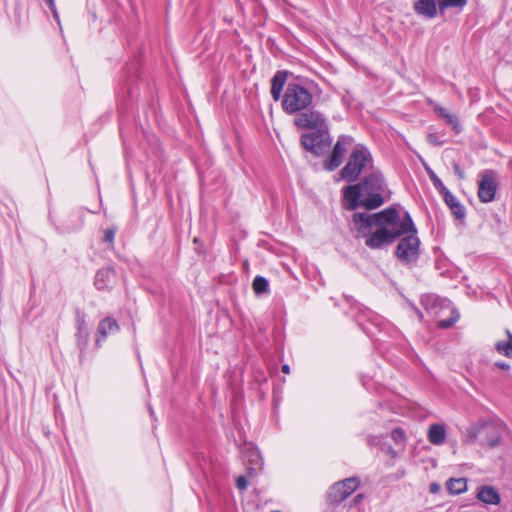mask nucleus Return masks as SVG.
<instances>
[{
    "mask_svg": "<svg viewBox=\"0 0 512 512\" xmlns=\"http://www.w3.org/2000/svg\"><path fill=\"white\" fill-rule=\"evenodd\" d=\"M362 497H363V496H362V494H358V495H356V496L354 497L353 501H354L355 503H358V502L362 499Z\"/></svg>",
    "mask_w": 512,
    "mask_h": 512,
    "instance_id": "nucleus-37",
    "label": "nucleus"
},
{
    "mask_svg": "<svg viewBox=\"0 0 512 512\" xmlns=\"http://www.w3.org/2000/svg\"><path fill=\"white\" fill-rule=\"evenodd\" d=\"M116 232H117L116 227L107 228L104 231L103 241L108 243L110 247H113Z\"/></svg>",
    "mask_w": 512,
    "mask_h": 512,
    "instance_id": "nucleus-28",
    "label": "nucleus"
},
{
    "mask_svg": "<svg viewBox=\"0 0 512 512\" xmlns=\"http://www.w3.org/2000/svg\"><path fill=\"white\" fill-rule=\"evenodd\" d=\"M435 112L438 113L439 117L444 119L447 124L451 125L453 130L456 133H459L461 131V126L458 120V117L454 114H451L447 109L443 107L436 106L434 108Z\"/></svg>",
    "mask_w": 512,
    "mask_h": 512,
    "instance_id": "nucleus-20",
    "label": "nucleus"
},
{
    "mask_svg": "<svg viewBox=\"0 0 512 512\" xmlns=\"http://www.w3.org/2000/svg\"><path fill=\"white\" fill-rule=\"evenodd\" d=\"M447 490L451 494H461L467 490V482L465 478H451L446 483Z\"/></svg>",
    "mask_w": 512,
    "mask_h": 512,
    "instance_id": "nucleus-21",
    "label": "nucleus"
},
{
    "mask_svg": "<svg viewBox=\"0 0 512 512\" xmlns=\"http://www.w3.org/2000/svg\"><path fill=\"white\" fill-rule=\"evenodd\" d=\"M287 80L286 71H277L271 79V96L274 101H278L281 98L283 87Z\"/></svg>",
    "mask_w": 512,
    "mask_h": 512,
    "instance_id": "nucleus-17",
    "label": "nucleus"
},
{
    "mask_svg": "<svg viewBox=\"0 0 512 512\" xmlns=\"http://www.w3.org/2000/svg\"><path fill=\"white\" fill-rule=\"evenodd\" d=\"M437 6V0H417L414 10L418 15L431 19L437 15Z\"/></svg>",
    "mask_w": 512,
    "mask_h": 512,
    "instance_id": "nucleus-15",
    "label": "nucleus"
},
{
    "mask_svg": "<svg viewBox=\"0 0 512 512\" xmlns=\"http://www.w3.org/2000/svg\"><path fill=\"white\" fill-rule=\"evenodd\" d=\"M458 319L459 313L453 309L449 318L438 321V327L441 329H448L452 327L458 321Z\"/></svg>",
    "mask_w": 512,
    "mask_h": 512,
    "instance_id": "nucleus-27",
    "label": "nucleus"
},
{
    "mask_svg": "<svg viewBox=\"0 0 512 512\" xmlns=\"http://www.w3.org/2000/svg\"><path fill=\"white\" fill-rule=\"evenodd\" d=\"M497 190V172L491 169L484 170L480 174L478 183V198L482 203L494 200Z\"/></svg>",
    "mask_w": 512,
    "mask_h": 512,
    "instance_id": "nucleus-9",
    "label": "nucleus"
},
{
    "mask_svg": "<svg viewBox=\"0 0 512 512\" xmlns=\"http://www.w3.org/2000/svg\"><path fill=\"white\" fill-rule=\"evenodd\" d=\"M415 310L417 311L418 315L422 318L421 312H419L417 309H415Z\"/></svg>",
    "mask_w": 512,
    "mask_h": 512,
    "instance_id": "nucleus-39",
    "label": "nucleus"
},
{
    "mask_svg": "<svg viewBox=\"0 0 512 512\" xmlns=\"http://www.w3.org/2000/svg\"><path fill=\"white\" fill-rule=\"evenodd\" d=\"M401 220L395 207H388L374 214L356 212L352 216L353 229L357 233L356 238L368 236L374 227L398 228Z\"/></svg>",
    "mask_w": 512,
    "mask_h": 512,
    "instance_id": "nucleus-3",
    "label": "nucleus"
},
{
    "mask_svg": "<svg viewBox=\"0 0 512 512\" xmlns=\"http://www.w3.org/2000/svg\"><path fill=\"white\" fill-rule=\"evenodd\" d=\"M312 102L313 95L306 87L298 83H288L281 105L286 114L295 115L311 107Z\"/></svg>",
    "mask_w": 512,
    "mask_h": 512,
    "instance_id": "nucleus-5",
    "label": "nucleus"
},
{
    "mask_svg": "<svg viewBox=\"0 0 512 512\" xmlns=\"http://www.w3.org/2000/svg\"><path fill=\"white\" fill-rule=\"evenodd\" d=\"M495 366L502 370H509L510 365L504 361H499L495 363Z\"/></svg>",
    "mask_w": 512,
    "mask_h": 512,
    "instance_id": "nucleus-35",
    "label": "nucleus"
},
{
    "mask_svg": "<svg viewBox=\"0 0 512 512\" xmlns=\"http://www.w3.org/2000/svg\"><path fill=\"white\" fill-rule=\"evenodd\" d=\"M391 438L397 443H403L405 441V433L401 428H395L391 431Z\"/></svg>",
    "mask_w": 512,
    "mask_h": 512,
    "instance_id": "nucleus-29",
    "label": "nucleus"
},
{
    "mask_svg": "<svg viewBox=\"0 0 512 512\" xmlns=\"http://www.w3.org/2000/svg\"><path fill=\"white\" fill-rule=\"evenodd\" d=\"M477 498L485 504L496 505L500 502V495L491 486H481L477 492Z\"/></svg>",
    "mask_w": 512,
    "mask_h": 512,
    "instance_id": "nucleus-19",
    "label": "nucleus"
},
{
    "mask_svg": "<svg viewBox=\"0 0 512 512\" xmlns=\"http://www.w3.org/2000/svg\"><path fill=\"white\" fill-rule=\"evenodd\" d=\"M386 182L379 170L366 175L359 183L343 189V206L346 210L354 211L358 207L372 210L384 203L382 196Z\"/></svg>",
    "mask_w": 512,
    "mask_h": 512,
    "instance_id": "nucleus-2",
    "label": "nucleus"
},
{
    "mask_svg": "<svg viewBox=\"0 0 512 512\" xmlns=\"http://www.w3.org/2000/svg\"><path fill=\"white\" fill-rule=\"evenodd\" d=\"M249 462L252 465L251 467L248 468L249 474H252V472H256V470L262 468L263 461L258 449H251L249 453Z\"/></svg>",
    "mask_w": 512,
    "mask_h": 512,
    "instance_id": "nucleus-22",
    "label": "nucleus"
},
{
    "mask_svg": "<svg viewBox=\"0 0 512 512\" xmlns=\"http://www.w3.org/2000/svg\"><path fill=\"white\" fill-rule=\"evenodd\" d=\"M442 197L447 204V206L450 208L452 214L457 219H462L465 217V208L464 206L458 201V199L447 189L442 194Z\"/></svg>",
    "mask_w": 512,
    "mask_h": 512,
    "instance_id": "nucleus-16",
    "label": "nucleus"
},
{
    "mask_svg": "<svg viewBox=\"0 0 512 512\" xmlns=\"http://www.w3.org/2000/svg\"><path fill=\"white\" fill-rule=\"evenodd\" d=\"M508 341H499L495 344V349L498 353L503 354L507 357H512V334L507 331Z\"/></svg>",
    "mask_w": 512,
    "mask_h": 512,
    "instance_id": "nucleus-24",
    "label": "nucleus"
},
{
    "mask_svg": "<svg viewBox=\"0 0 512 512\" xmlns=\"http://www.w3.org/2000/svg\"><path fill=\"white\" fill-rule=\"evenodd\" d=\"M352 143L353 138L351 136L341 135L334 145L332 153L324 161V168L328 171L336 170L342 163L346 153V146L351 145Z\"/></svg>",
    "mask_w": 512,
    "mask_h": 512,
    "instance_id": "nucleus-11",
    "label": "nucleus"
},
{
    "mask_svg": "<svg viewBox=\"0 0 512 512\" xmlns=\"http://www.w3.org/2000/svg\"><path fill=\"white\" fill-rule=\"evenodd\" d=\"M119 330L117 321L112 317H106L102 319L97 327V337L95 344L97 347H101L102 342L108 335L115 334Z\"/></svg>",
    "mask_w": 512,
    "mask_h": 512,
    "instance_id": "nucleus-14",
    "label": "nucleus"
},
{
    "mask_svg": "<svg viewBox=\"0 0 512 512\" xmlns=\"http://www.w3.org/2000/svg\"><path fill=\"white\" fill-rule=\"evenodd\" d=\"M476 440H479L480 444L491 448L499 445L501 435L498 431L497 425L488 421H479L472 424L465 431L464 442L472 444L475 443Z\"/></svg>",
    "mask_w": 512,
    "mask_h": 512,
    "instance_id": "nucleus-7",
    "label": "nucleus"
},
{
    "mask_svg": "<svg viewBox=\"0 0 512 512\" xmlns=\"http://www.w3.org/2000/svg\"><path fill=\"white\" fill-rule=\"evenodd\" d=\"M428 441L436 446H440L445 442L446 430L442 424H432L427 432Z\"/></svg>",
    "mask_w": 512,
    "mask_h": 512,
    "instance_id": "nucleus-18",
    "label": "nucleus"
},
{
    "mask_svg": "<svg viewBox=\"0 0 512 512\" xmlns=\"http://www.w3.org/2000/svg\"><path fill=\"white\" fill-rule=\"evenodd\" d=\"M359 486L356 477L344 479L333 484L328 491V500L331 503H340L351 495Z\"/></svg>",
    "mask_w": 512,
    "mask_h": 512,
    "instance_id": "nucleus-10",
    "label": "nucleus"
},
{
    "mask_svg": "<svg viewBox=\"0 0 512 512\" xmlns=\"http://www.w3.org/2000/svg\"><path fill=\"white\" fill-rule=\"evenodd\" d=\"M439 11L441 14L448 8H459L462 9L467 0H437Z\"/></svg>",
    "mask_w": 512,
    "mask_h": 512,
    "instance_id": "nucleus-23",
    "label": "nucleus"
},
{
    "mask_svg": "<svg viewBox=\"0 0 512 512\" xmlns=\"http://www.w3.org/2000/svg\"><path fill=\"white\" fill-rule=\"evenodd\" d=\"M293 124L297 128L311 130L300 137V144L307 152L320 156L330 147L329 125L322 112L309 107L295 114Z\"/></svg>",
    "mask_w": 512,
    "mask_h": 512,
    "instance_id": "nucleus-1",
    "label": "nucleus"
},
{
    "mask_svg": "<svg viewBox=\"0 0 512 512\" xmlns=\"http://www.w3.org/2000/svg\"><path fill=\"white\" fill-rule=\"evenodd\" d=\"M438 489V486L436 484H431V491H434Z\"/></svg>",
    "mask_w": 512,
    "mask_h": 512,
    "instance_id": "nucleus-38",
    "label": "nucleus"
},
{
    "mask_svg": "<svg viewBox=\"0 0 512 512\" xmlns=\"http://www.w3.org/2000/svg\"><path fill=\"white\" fill-rule=\"evenodd\" d=\"M395 255L404 265H414L420 256V240L417 236V229L400 237V241L396 247Z\"/></svg>",
    "mask_w": 512,
    "mask_h": 512,
    "instance_id": "nucleus-8",
    "label": "nucleus"
},
{
    "mask_svg": "<svg viewBox=\"0 0 512 512\" xmlns=\"http://www.w3.org/2000/svg\"><path fill=\"white\" fill-rule=\"evenodd\" d=\"M373 158L368 148L362 144L355 145L348 161L340 171L342 179L355 182L359 175L368 167L372 166Z\"/></svg>",
    "mask_w": 512,
    "mask_h": 512,
    "instance_id": "nucleus-6",
    "label": "nucleus"
},
{
    "mask_svg": "<svg viewBox=\"0 0 512 512\" xmlns=\"http://www.w3.org/2000/svg\"><path fill=\"white\" fill-rule=\"evenodd\" d=\"M437 301V298L433 295H425L421 298V303L426 309L432 308V304Z\"/></svg>",
    "mask_w": 512,
    "mask_h": 512,
    "instance_id": "nucleus-31",
    "label": "nucleus"
},
{
    "mask_svg": "<svg viewBox=\"0 0 512 512\" xmlns=\"http://www.w3.org/2000/svg\"><path fill=\"white\" fill-rule=\"evenodd\" d=\"M76 333L75 340L77 348L80 350V354L83 355L86 351V348L89 344L90 332L86 322V315L81 312H76Z\"/></svg>",
    "mask_w": 512,
    "mask_h": 512,
    "instance_id": "nucleus-12",
    "label": "nucleus"
},
{
    "mask_svg": "<svg viewBox=\"0 0 512 512\" xmlns=\"http://www.w3.org/2000/svg\"><path fill=\"white\" fill-rule=\"evenodd\" d=\"M46 3L48 4L49 6V9L51 10L52 14H53V17L59 21V15H58V12L56 10V5H55V1L54 0H46Z\"/></svg>",
    "mask_w": 512,
    "mask_h": 512,
    "instance_id": "nucleus-33",
    "label": "nucleus"
},
{
    "mask_svg": "<svg viewBox=\"0 0 512 512\" xmlns=\"http://www.w3.org/2000/svg\"><path fill=\"white\" fill-rule=\"evenodd\" d=\"M282 372L285 373V374H289L290 372V367L289 365L285 364L282 366Z\"/></svg>",
    "mask_w": 512,
    "mask_h": 512,
    "instance_id": "nucleus-36",
    "label": "nucleus"
},
{
    "mask_svg": "<svg viewBox=\"0 0 512 512\" xmlns=\"http://www.w3.org/2000/svg\"><path fill=\"white\" fill-rule=\"evenodd\" d=\"M247 486H248V482L244 476H239L236 479V487L239 490H245L247 488Z\"/></svg>",
    "mask_w": 512,
    "mask_h": 512,
    "instance_id": "nucleus-32",
    "label": "nucleus"
},
{
    "mask_svg": "<svg viewBox=\"0 0 512 512\" xmlns=\"http://www.w3.org/2000/svg\"><path fill=\"white\" fill-rule=\"evenodd\" d=\"M453 170L459 179H463L465 177L463 170L457 162L453 163Z\"/></svg>",
    "mask_w": 512,
    "mask_h": 512,
    "instance_id": "nucleus-34",
    "label": "nucleus"
},
{
    "mask_svg": "<svg viewBox=\"0 0 512 512\" xmlns=\"http://www.w3.org/2000/svg\"><path fill=\"white\" fill-rule=\"evenodd\" d=\"M427 141L428 143L435 145V146H441L443 145V141L440 140V136L437 133H430L427 135Z\"/></svg>",
    "mask_w": 512,
    "mask_h": 512,
    "instance_id": "nucleus-30",
    "label": "nucleus"
},
{
    "mask_svg": "<svg viewBox=\"0 0 512 512\" xmlns=\"http://www.w3.org/2000/svg\"><path fill=\"white\" fill-rule=\"evenodd\" d=\"M375 231L364 237L365 245L371 249H379L385 245L392 244L402 235L414 230V222L408 212H405L398 228L386 229L385 227H375Z\"/></svg>",
    "mask_w": 512,
    "mask_h": 512,
    "instance_id": "nucleus-4",
    "label": "nucleus"
},
{
    "mask_svg": "<svg viewBox=\"0 0 512 512\" xmlns=\"http://www.w3.org/2000/svg\"><path fill=\"white\" fill-rule=\"evenodd\" d=\"M253 290L256 294H263L269 291V282L263 276H256L252 283Z\"/></svg>",
    "mask_w": 512,
    "mask_h": 512,
    "instance_id": "nucleus-25",
    "label": "nucleus"
},
{
    "mask_svg": "<svg viewBox=\"0 0 512 512\" xmlns=\"http://www.w3.org/2000/svg\"><path fill=\"white\" fill-rule=\"evenodd\" d=\"M116 271L113 267L108 266L99 269L95 275L94 285L97 290H111L116 284Z\"/></svg>",
    "mask_w": 512,
    "mask_h": 512,
    "instance_id": "nucleus-13",
    "label": "nucleus"
},
{
    "mask_svg": "<svg viewBox=\"0 0 512 512\" xmlns=\"http://www.w3.org/2000/svg\"><path fill=\"white\" fill-rule=\"evenodd\" d=\"M426 171L430 180L433 183V186L440 194L447 190L446 186L443 184L441 179L435 174V172L431 168L426 167Z\"/></svg>",
    "mask_w": 512,
    "mask_h": 512,
    "instance_id": "nucleus-26",
    "label": "nucleus"
}]
</instances>
